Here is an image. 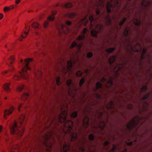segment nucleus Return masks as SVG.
<instances>
[{"instance_id":"nucleus-51","label":"nucleus","mask_w":152,"mask_h":152,"mask_svg":"<svg viewBox=\"0 0 152 152\" xmlns=\"http://www.w3.org/2000/svg\"><path fill=\"white\" fill-rule=\"evenodd\" d=\"M93 56V54L92 53L89 52L87 53V58H90L91 57Z\"/></svg>"},{"instance_id":"nucleus-58","label":"nucleus","mask_w":152,"mask_h":152,"mask_svg":"<svg viewBox=\"0 0 152 152\" xmlns=\"http://www.w3.org/2000/svg\"><path fill=\"white\" fill-rule=\"evenodd\" d=\"M23 105V104L22 103L20 104L19 106L18 107V110L19 111H20V108L22 107Z\"/></svg>"},{"instance_id":"nucleus-37","label":"nucleus","mask_w":152,"mask_h":152,"mask_svg":"<svg viewBox=\"0 0 152 152\" xmlns=\"http://www.w3.org/2000/svg\"><path fill=\"white\" fill-rule=\"evenodd\" d=\"M147 52V50L145 48H143V49L142 53L141 56V59H143L145 58V54Z\"/></svg>"},{"instance_id":"nucleus-61","label":"nucleus","mask_w":152,"mask_h":152,"mask_svg":"<svg viewBox=\"0 0 152 152\" xmlns=\"http://www.w3.org/2000/svg\"><path fill=\"white\" fill-rule=\"evenodd\" d=\"M80 149L82 152H84L85 151L84 148L83 147H80Z\"/></svg>"},{"instance_id":"nucleus-27","label":"nucleus","mask_w":152,"mask_h":152,"mask_svg":"<svg viewBox=\"0 0 152 152\" xmlns=\"http://www.w3.org/2000/svg\"><path fill=\"white\" fill-rule=\"evenodd\" d=\"M82 43L78 45L77 43H76L75 42H74L72 43V45L70 46V48H72L77 46L79 48H80L82 47Z\"/></svg>"},{"instance_id":"nucleus-17","label":"nucleus","mask_w":152,"mask_h":152,"mask_svg":"<svg viewBox=\"0 0 152 152\" xmlns=\"http://www.w3.org/2000/svg\"><path fill=\"white\" fill-rule=\"evenodd\" d=\"M89 19L91 22V25L90 27V28L91 29H92L93 28L95 24L94 23L96 21V19H94V18L91 15L89 16Z\"/></svg>"},{"instance_id":"nucleus-20","label":"nucleus","mask_w":152,"mask_h":152,"mask_svg":"<svg viewBox=\"0 0 152 152\" xmlns=\"http://www.w3.org/2000/svg\"><path fill=\"white\" fill-rule=\"evenodd\" d=\"M17 7L16 5H12L9 7H5L4 9V12H7L9 10H13Z\"/></svg>"},{"instance_id":"nucleus-43","label":"nucleus","mask_w":152,"mask_h":152,"mask_svg":"<svg viewBox=\"0 0 152 152\" xmlns=\"http://www.w3.org/2000/svg\"><path fill=\"white\" fill-rule=\"evenodd\" d=\"M82 74L83 72H82L81 71H79L76 72L75 75L78 77H80L82 75Z\"/></svg>"},{"instance_id":"nucleus-5","label":"nucleus","mask_w":152,"mask_h":152,"mask_svg":"<svg viewBox=\"0 0 152 152\" xmlns=\"http://www.w3.org/2000/svg\"><path fill=\"white\" fill-rule=\"evenodd\" d=\"M118 0H111L108 1L106 5V8L108 13L111 12V9L118 6Z\"/></svg>"},{"instance_id":"nucleus-46","label":"nucleus","mask_w":152,"mask_h":152,"mask_svg":"<svg viewBox=\"0 0 152 152\" xmlns=\"http://www.w3.org/2000/svg\"><path fill=\"white\" fill-rule=\"evenodd\" d=\"M147 89V86L145 85L143 86L140 89V91L141 92H142L145 91Z\"/></svg>"},{"instance_id":"nucleus-8","label":"nucleus","mask_w":152,"mask_h":152,"mask_svg":"<svg viewBox=\"0 0 152 152\" xmlns=\"http://www.w3.org/2000/svg\"><path fill=\"white\" fill-rule=\"evenodd\" d=\"M30 29V25L29 24H27L26 25L25 29L21 34V37L18 38V40L20 41H21L23 39L25 38L28 35V32Z\"/></svg>"},{"instance_id":"nucleus-16","label":"nucleus","mask_w":152,"mask_h":152,"mask_svg":"<svg viewBox=\"0 0 152 152\" xmlns=\"http://www.w3.org/2000/svg\"><path fill=\"white\" fill-rule=\"evenodd\" d=\"M87 16H86L84 18L80 20L78 23L79 26L78 27H80L83 23H84V25L85 26H86L88 21V19L86 18Z\"/></svg>"},{"instance_id":"nucleus-30","label":"nucleus","mask_w":152,"mask_h":152,"mask_svg":"<svg viewBox=\"0 0 152 152\" xmlns=\"http://www.w3.org/2000/svg\"><path fill=\"white\" fill-rule=\"evenodd\" d=\"M32 27L34 29H39L40 27V25L37 22H34L32 24Z\"/></svg>"},{"instance_id":"nucleus-10","label":"nucleus","mask_w":152,"mask_h":152,"mask_svg":"<svg viewBox=\"0 0 152 152\" xmlns=\"http://www.w3.org/2000/svg\"><path fill=\"white\" fill-rule=\"evenodd\" d=\"M67 69L64 68L62 71V73L63 77H64L65 75L68 72V69L69 70H71L72 67V62L71 61H67Z\"/></svg>"},{"instance_id":"nucleus-48","label":"nucleus","mask_w":152,"mask_h":152,"mask_svg":"<svg viewBox=\"0 0 152 152\" xmlns=\"http://www.w3.org/2000/svg\"><path fill=\"white\" fill-rule=\"evenodd\" d=\"M49 23L48 22V20L47 21H45L44 22L43 26L45 28H47L48 25Z\"/></svg>"},{"instance_id":"nucleus-35","label":"nucleus","mask_w":152,"mask_h":152,"mask_svg":"<svg viewBox=\"0 0 152 152\" xmlns=\"http://www.w3.org/2000/svg\"><path fill=\"white\" fill-rule=\"evenodd\" d=\"M133 22L135 25L139 26L140 23V19L135 18Z\"/></svg>"},{"instance_id":"nucleus-31","label":"nucleus","mask_w":152,"mask_h":152,"mask_svg":"<svg viewBox=\"0 0 152 152\" xmlns=\"http://www.w3.org/2000/svg\"><path fill=\"white\" fill-rule=\"evenodd\" d=\"M115 60V57L114 56L110 57L109 59V61L110 65L111 66L112 64L113 63Z\"/></svg>"},{"instance_id":"nucleus-28","label":"nucleus","mask_w":152,"mask_h":152,"mask_svg":"<svg viewBox=\"0 0 152 152\" xmlns=\"http://www.w3.org/2000/svg\"><path fill=\"white\" fill-rule=\"evenodd\" d=\"M106 107L107 109H112L114 107L113 102L111 101L110 102L106 105Z\"/></svg>"},{"instance_id":"nucleus-45","label":"nucleus","mask_w":152,"mask_h":152,"mask_svg":"<svg viewBox=\"0 0 152 152\" xmlns=\"http://www.w3.org/2000/svg\"><path fill=\"white\" fill-rule=\"evenodd\" d=\"M85 81L84 79L83 78H82L80 80L79 82V86L81 87Z\"/></svg>"},{"instance_id":"nucleus-11","label":"nucleus","mask_w":152,"mask_h":152,"mask_svg":"<svg viewBox=\"0 0 152 152\" xmlns=\"http://www.w3.org/2000/svg\"><path fill=\"white\" fill-rule=\"evenodd\" d=\"M102 115V113L100 112L99 113L98 117V119L99 121V123L98 125V127L101 129H103L105 126V121L101 120Z\"/></svg>"},{"instance_id":"nucleus-59","label":"nucleus","mask_w":152,"mask_h":152,"mask_svg":"<svg viewBox=\"0 0 152 152\" xmlns=\"http://www.w3.org/2000/svg\"><path fill=\"white\" fill-rule=\"evenodd\" d=\"M106 80V79L104 77H103L101 79V81L102 82H104Z\"/></svg>"},{"instance_id":"nucleus-25","label":"nucleus","mask_w":152,"mask_h":152,"mask_svg":"<svg viewBox=\"0 0 152 152\" xmlns=\"http://www.w3.org/2000/svg\"><path fill=\"white\" fill-rule=\"evenodd\" d=\"M25 115L24 114L21 115L19 117V122L20 125L24 123V120L25 118Z\"/></svg>"},{"instance_id":"nucleus-50","label":"nucleus","mask_w":152,"mask_h":152,"mask_svg":"<svg viewBox=\"0 0 152 152\" xmlns=\"http://www.w3.org/2000/svg\"><path fill=\"white\" fill-rule=\"evenodd\" d=\"M115 148H116V146L114 145H113V148H112L110 150V152H113L115 151Z\"/></svg>"},{"instance_id":"nucleus-62","label":"nucleus","mask_w":152,"mask_h":152,"mask_svg":"<svg viewBox=\"0 0 152 152\" xmlns=\"http://www.w3.org/2000/svg\"><path fill=\"white\" fill-rule=\"evenodd\" d=\"M89 72V70L88 69H86L85 71H84V72L86 73V74H87L88 73V72Z\"/></svg>"},{"instance_id":"nucleus-1","label":"nucleus","mask_w":152,"mask_h":152,"mask_svg":"<svg viewBox=\"0 0 152 152\" xmlns=\"http://www.w3.org/2000/svg\"><path fill=\"white\" fill-rule=\"evenodd\" d=\"M31 58H28L25 60V65L22 68L21 72L18 74H16L12 77L13 79L15 81H18L21 79V77L27 80L28 78V73L30 69L28 66L30 62L32 61Z\"/></svg>"},{"instance_id":"nucleus-52","label":"nucleus","mask_w":152,"mask_h":152,"mask_svg":"<svg viewBox=\"0 0 152 152\" xmlns=\"http://www.w3.org/2000/svg\"><path fill=\"white\" fill-rule=\"evenodd\" d=\"M149 95V94H147L145 95L142 98V100H143L147 98L148 97Z\"/></svg>"},{"instance_id":"nucleus-41","label":"nucleus","mask_w":152,"mask_h":152,"mask_svg":"<svg viewBox=\"0 0 152 152\" xmlns=\"http://www.w3.org/2000/svg\"><path fill=\"white\" fill-rule=\"evenodd\" d=\"M126 20V18H123L120 22L119 23V25L120 26H122L124 23L125 22Z\"/></svg>"},{"instance_id":"nucleus-42","label":"nucleus","mask_w":152,"mask_h":152,"mask_svg":"<svg viewBox=\"0 0 152 152\" xmlns=\"http://www.w3.org/2000/svg\"><path fill=\"white\" fill-rule=\"evenodd\" d=\"M77 111H75L71 114V116L72 118H75L77 116Z\"/></svg>"},{"instance_id":"nucleus-47","label":"nucleus","mask_w":152,"mask_h":152,"mask_svg":"<svg viewBox=\"0 0 152 152\" xmlns=\"http://www.w3.org/2000/svg\"><path fill=\"white\" fill-rule=\"evenodd\" d=\"M89 139L90 141H92L94 140V137L93 135L92 134H90L89 135Z\"/></svg>"},{"instance_id":"nucleus-33","label":"nucleus","mask_w":152,"mask_h":152,"mask_svg":"<svg viewBox=\"0 0 152 152\" xmlns=\"http://www.w3.org/2000/svg\"><path fill=\"white\" fill-rule=\"evenodd\" d=\"M102 84L100 82H97L96 84V89L94 90L96 91L97 89L101 88L102 87Z\"/></svg>"},{"instance_id":"nucleus-54","label":"nucleus","mask_w":152,"mask_h":152,"mask_svg":"<svg viewBox=\"0 0 152 152\" xmlns=\"http://www.w3.org/2000/svg\"><path fill=\"white\" fill-rule=\"evenodd\" d=\"M8 72H9V70H6V71H3L2 72L1 75H4L7 74Z\"/></svg>"},{"instance_id":"nucleus-36","label":"nucleus","mask_w":152,"mask_h":152,"mask_svg":"<svg viewBox=\"0 0 152 152\" xmlns=\"http://www.w3.org/2000/svg\"><path fill=\"white\" fill-rule=\"evenodd\" d=\"M55 16L53 15H51L48 17L47 20L48 21H53L54 20Z\"/></svg>"},{"instance_id":"nucleus-9","label":"nucleus","mask_w":152,"mask_h":152,"mask_svg":"<svg viewBox=\"0 0 152 152\" xmlns=\"http://www.w3.org/2000/svg\"><path fill=\"white\" fill-rule=\"evenodd\" d=\"M128 46H127V49H129V47H130L131 51H134V52H138L141 50V48L140 45L139 44H137L133 48L132 46L130 45L129 40L128 39L127 42Z\"/></svg>"},{"instance_id":"nucleus-44","label":"nucleus","mask_w":152,"mask_h":152,"mask_svg":"<svg viewBox=\"0 0 152 152\" xmlns=\"http://www.w3.org/2000/svg\"><path fill=\"white\" fill-rule=\"evenodd\" d=\"M60 78L59 77H57L56 78V83L57 85H59L61 83V82L60 81Z\"/></svg>"},{"instance_id":"nucleus-18","label":"nucleus","mask_w":152,"mask_h":152,"mask_svg":"<svg viewBox=\"0 0 152 152\" xmlns=\"http://www.w3.org/2000/svg\"><path fill=\"white\" fill-rule=\"evenodd\" d=\"M89 124V118L87 116H86L84 119L83 122V126L84 128L88 127Z\"/></svg>"},{"instance_id":"nucleus-21","label":"nucleus","mask_w":152,"mask_h":152,"mask_svg":"<svg viewBox=\"0 0 152 152\" xmlns=\"http://www.w3.org/2000/svg\"><path fill=\"white\" fill-rule=\"evenodd\" d=\"M104 21L107 25H110L111 23V20L110 16L108 15L104 18Z\"/></svg>"},{"instance_id":"nucleus-55","label":"nucleus","mask_w":152,"mask_h":152,"mask_svg":"<svg viewBox=\"0 0 152 152\" xmlns=\"http://www.w3.org/2000/svg\"><path fill=\"white\" fill-rule=\"evenodd\" d=\"M133 107V105L132 104H129L128 106V108L129 109H132Z\"/></svg>"},{"instance_id":"nucleus-53","label":"nucleus","mask_w":152,"mask_h":152,"mask_svg":"<svg viewBox=\"0 0 152 152\" xmlns=\"http://www.w3.org/2000/svg\"><path fill=\"white\" fill-rule=\"evenodd\" d=\"M72 24V22L69 20H67V21H66V25L68 26H70Z\"/></svg>"},{"instance_id":"nucleus-49","label":"nucleus","mask_w":152,"mask_h":152,"mask_svg":"<svg viewBox=\"0 0 152 152\" xmlns=\"http://www.w3.org/2000/svg\"><path fill=\"white\" fill-rule=\"evenodd\" d=\"M72 80L71 79H68L66 81V84L68 86H69L72 83Z\"/></svg>"},{"instance_id":"nucleus-15","label":"nucleus","mask_w":152,"mask_h":152,"mask_svg":"<svg viewBox=\"0 0 152 152\" xmlns=\"http://www.w3.org/2000/svg\"><path fill=\"white\" fill-rule=\"evenodd\" d=\"M10 83H6L3 85L4 90L7 93H9L11 91V89L10 87Z\"/></svg>"},{"instance_id":"nucleus-32","label":"nucleus","mask_w":152,"mask_h":152,"mask_svg":"<svg viewBox=\"0 0 152 152\" xmlns=\"http://www.w3.org/2000/svg\"><path fill=\"white\" fill-rule=\"evenodd\" d=\"M15 58L13 56H11L8 60V63L11 65L15 60Z\"/></svg>"},{"instance_id":"nucleus-34","label":"nucleus","mask_w":152,"mask_h":152,"mask_svg":"<svg viewBox=\"0 0 152 152\" xmlns=\"http://www.w3.org/2000/svg\"><path fill=\"white\" fill-rule=\"evenodd\" d=\"M24 87V85H23L21 84L19 85L17 87V91L18 92L21 91L23 89Z\"/></svg>"},{"instance_id":"nucleus-2","label":"nucleus","mask_w":152,"mask_h":152,"mask_svg":"<svg viewBox=\"0 0 152 152\" xmlns=\"http://www.w3.org/2000/svg\"><path fill=\"white\" fill-rule=\"evenodd\" d=\"M10 134H18L21 136L24 132V128L20 126H18L17 122L15 121L11 123L10 126Z\"/></svg>"},{"instance_id":"nucleus-63","label":"nucleus","mask_w":152,"mask_h":152,"mask_svg":"<svg viewBox=\"0 0 152 152\" xmlns=\"http://www.w3.org/2000/svg\"><path fill=\"white\" fill-rule=\"evenodd\" d=\"M126 144L128 145H131L132 144V142H129L127 143Z\"/></svg>"},{"instance_id":"nucleus-64","label":"nucleus","mask_w":152,"mask_h":152,"mask_svg":"<svg viewBox=\"0 0 152 152\" xmlns=\"http://www.w3.org/2000/svg\"><path fill=\"white\" fill-rule=\"evenodd\" d=\"M96 96V98H100V96L99 94H97Z\"/></svg>"},{"instance_id":"nucleus-39","label":"nucleus","mask_w":152,"mask_h":152,"mask_svg":"<svg viewBox=\"0 0 152 152\" xmlns=\"http://www.w3.org/2000/svg\"><path fill=\"white\" fill-rule=\"evenodd\" d=\"M129 30L130 29L129 28H127L125 29L123 32L124 35L125 36H127Z\"/></svg>"},{"instance_id":"nucleus-38","label":"nucleus","mask_w":152,"mask_h":152,"mask_svg":"<svg viewBox=\"0 0 152 152\" xmlns=\"http://www.w3.org/2000/svg\"><path fill=\"white\" fill-rule=\"evenodd\" d=\"M148 104L146 102H145L143 104V108L145 110H148Z\"/></svg>"},{"instance_id":"nucleus-60","label":"nucleus","mask_w":152,"mask_h":152,"mask_svg":"<svg viewBox=\"0 0 152 152\" xmlns=\"http://www.w3.org/2000/svg\"><path fill=\"white\" fill-rule=\"evenodd\" d=\"M109 144V142L107 141H105V142L104 143V145H107Z\"/></svg>"},{"instance_id":"nucleus-40","label":"nucleus","mask_w":152,"mask_h":152,"mask_svg":"<svg viewBox=\"0 0 152 152\" xmlns=\"http://www.w3.org/2000/svg\"><path fill=\"white\" fill-rule=\"evenodd\" d=\"M115 49V48H112L106 50V51L107 53H110L113 52Z\"/></svg>"},{"instance_id":"nucleus-24","label":"nucleus","mask_w":152,"mask_h":152,"mask_svg":"<svg viewBox=\"0 0 152 152\" xmlns=\"http://www.w3.org/2000/svg\"><path fill=\"white\" fill-rule=\"evenodd\" d=\"M61 6L63 8H68L72 7V4L71 3H68L65 4H62Z\"/></svg>"},{"instance_id":"nucleus-14","label":"nucleus","mask_w":152,"mask_h":152,"mask_svg":"<svg viewBox=\"0 0 152 152\" xmlns=\"http://www.w3.org/2000/svg\"><path fill=\"white\" fill-rule=\"evenodd\" d=\"M125 64H124V63H123L121 64H119L116 65V66L114 68L113 71L115 72H117L119 70L122 68H125Z\"/></svg>"},{"instance_id":"nucleus-13","label":"nucleus","mask_w":152,"mask_h":152,"mask_svg":"<svg viewBox=\"0 0 152 152\" xmlns=\"http://www.w3.org/2000/svg\"><path fill=\"white\" fill-rule=\"evenodd\" d=\"M87 30V28H84L82 32H81V34L80 35L78 36V37L77 38V39L78 40H81L85 38V34H86Z\"/></svg>"},{"instance_id":"nucleus-6","label":"nucleus","mask_w":152,"mask_h":152,"mask_svg":"<svg viewBox=\"0 0 152 152\" xmlns=\"http://www.w3.org/2000/svg\"><path fill=\"white\" fill-rule=\"evenodd\" d=\"M103 30L102 26L101 24H98L95 27V29L91 30V35L94 37H97V34L102 32Z\"/></svg>"},{"instance_id":"nucleus-56","label":"nucleus","mask_w":152,"mask_h":152,"mask_svg":"<svg viewBox=\"0 0 152 152\" xmlns=\"http://www.w3.org/2000/svg\"><path fill=\"white\" fill-rule=\"evenodd\" d=\"M52 15H56L57 14V12L55 10L53 11H52Z\"/></svg>"},{"instance_id":"nucleus-23","label":"nucleus","mask_w":152,"mask_h":152,"mask_svg":"<svg viewBox=\"0 0 152 152\" xmlns=\"http://www.w3.org/2000/svg\"><path fill=\"white\" fill-rule=\"evenodd\" d=\"M113 78L111 77L109 78L108 81L107 82L106 84V86L107 87L109 88L112 86L113 84Z\"/></svg>"},{"instance_id":"nucleus-57","label":"nucleus","mask_w":152,"mask_h":152,"mask_svg":"<svg viewBox=\"0 0 152 152\" xmlns=\"http://www.w3.org/2000/svg\"><path fill=\"white\" fill-rule=\"evenodd\" d=\"M20 2V0H15V3L16 5L18 4Z\"/></svg>"},{"instance_id":"nucleus-3","label":"nucleus","mask_w":152,"mask_h":152,"mask_svg":"<svg viewBox=\"0 0 152 152\" xmlns=\"http://www.w3.org/2000/svg\"><path fill=\"white\" fill-rule=\"evenodd\" d=\"M142 119V117H140L139 116L134 117L127 125L126 127L128 131L130 132L131 129L135 127L139 123H141Z\"/></svg>"},{"instance_id":"nucleus-29","label":"nucleus","mask_w":152,"mask_h":152,"mask_svg":"<svg viewBox=\"0 0 152 152\" xmlns=\"http://www.w3.org/2000/svg\"><path fill=\"white\" fill-rule=\"evenodd\" d=\"M29 94L28 93H23V94L22 95L21 98V99L22 101H24L26 100L27 99L28 96Z\"/></svg>"},{"instance_id":"nucleus-26","label":"nucleus","mask_w":152,"mask_h":152,"mask_svg":"<svg viewBox=\"0 0 152 152\" xmlns=\"http://www.w3.org/2000/svg\"><path fill=\"white\" fill-rule=\"evenodd\" d=\"M151 3L150 0H143L142 4L143 6H147L150 5Z\"/></svg>"},{"instance_id":"nucleus-7","label":"nucleus","mask_w":152,"mask_h":152,"mask_svg":"<svg viewBox=\"0 0 152 152\" xmlns=\"http://www.w3.org/2000/svg\"><path fill=\"white\" fill-rule=\"evenodd\" d=\"M15 108L12 106H11L9 109H4L3 112V118L6 120L7 117L10 115L14 111Z\"/></svg>"},{"instance_id":"nucleus-4","label":"nucleus","mask_w":152,"mask_h":152,"mask_svg":"<svg viewBox=\"0 0 152 152\" xmlns=\"http://www.w3.org/2000/svg\"><path fill=\"white\" fill-rule=\"evenodd\" d=\"M105 0H90V5L92 4L95 7V12L96 15L99 14V9L103 7L104 5Z\"/></svg>"},{"instance_id":"nucleus-22","label":"nucleus","mask_w":152,"mask_h":152,"mask_svg":"<svg viewBox=\"0 0 152 152\" xmlns=\"http://www.w3.org/2000/svg\"><path fill=\"white\" fill-rule=\"evenodd\" d=\"M20 146L18 144H15L12 146L11 149V152H18Z\"/></svg>"},{"instance_id":"nucleus-19","label":"nucleus","mask_w":152,"mask_h":152,"mask_svg":"<svg viewBox=\"0 0 152 152\" xmlns=\"http://www.w3.org/2000/svg\"><path fill=\"white\" fill-rule=\"evenodd\" d=\"M76 14L74 12H68L64 14V17L69 18H73L76 15Z\"/></svg>"},{"instance_id":"nucleus-12","label":"nucleus","mask_w":152,"mask_h":152,"mask_svg":"<svg viewBox=\"0 0 152 152\" xmlns=\"http://www.w3.org/2000/svg\"><path fill=\"white\" fill-rule=\"evenodd\" d=\"M59 30L61 33L66 34L68 33L69 29L66 25L61 24V26L60 29H59Z\"/></svg>"}]
</instances>
